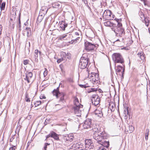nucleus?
I'll use <instances>...</instances> for the list:
<instances>
[{"label": "nucleus", "instance_id": "1", "mask_svg": "<svg viewBox=\"0 0 150 150\" xmlns=\"http://www.w3.org/2000/svg\"><path fill=\"white\" fill-rule=\"evenodd\" d=\"M94 132L93 137L97 142L102 141L103 139H107L108 136L102 127L98 126L94 128L93 130Z\"/></svg>", "mask_w": 150, "mask_h": 150}, {"label": "nucleus", "instance_id": "2", "mask_svg": "<svg viewBox=\"0 0 150 150\" xmlns=\"http://www.w3.org/2000/svg\"><path fill=\"white\" fill-rule=\"evenodd\" d=\"M114 20L117 22V26L116 25L115 28H111V29L115 32L117 36L122 37L125 34V30L122 27V23L119 22V19L115 18Z\"/></svg>", "mask_w": 150, "mask_h": 150}, {"label": "nucleus", "instance_id": "3", "mask_svg": "<svg viewBox=\"0 0 150 150\" xmlns=\"http://www.w3.org/2000/svg\"><path fill=\"white\" fill-rule=\"evenodd\" d=\"M74 106L72 108L74 112L77 116H81V111L83 110V105L79 103V100L75 97L74 101Z\"/></svg>", "mask_w": 150, "mask_h": 150}, {"label": "nucleus", "instance_id": "4", "mask_svg": "<svg viewBox=\"0 0 150 150\" xmlns=\"http://www.w3.org/2000/svg\"><path fill=\"white\" fill-rule=\"evenodd\" d=\"M88 73V77L89 78L90 81L93 84H97L99 82V75L98 73L91 72L90 74L89 71H87Z\"/></svg>", "mask_w": 150, "mask_h": 150}, {"label": "nucleus", "instance_id": "5", "mask_svg": "<svg viewBox=\"0 0 150 150\" xmlns=\"http://www.w3.org/2000/svg\"><path fill=\"white\" fill-rule=\"evenodd\" d=\"M112 59L116 63H120L125 67L124 61L122 56L119 53H115L112 56Z\"/></svg>", "mask_w": 150, "mask_h": 150}, {"label": "nucleus", "instance_id": "6", "mask_svg": "<svg viewBox=\"0 0 150 150\" xmlns=\"http://www.w3.org/2000/svg\"><path fill=\"white\" fill-rule=\"evenodd\" d=\"M89 59L84 57H81L80 60L79 64V67L81 69H84L87 67L88 65Z\"/></svg>", "mask_w": 150, "mask_h": 150}, {"label": "nucleus", "instance_id": "7", "mask_svg": "<svg viewBox=\"0 0 150 150\" xmlns=\"http://www.w3.org/2000/svg\"><path fill=\"white\" fill-rule=\"evenodd\" d=\"M59 87H58L56 89H54L52 91L54 96H55L57 98H60L59 102H62L64 100V96L65 94L63 93H60L59 91Z\"/></svg>", "mask_w": 150, "mask_h": 150}, {"label": "nucleus", "instance_id": "8", "mask_svg": "<svg viewBox=\"0 0 150 150\" xmlns=\"http://www.w3.org/2000/svg\"><path fill=\"white\" fill-rule=\"evenodd\" d=\"M85 49L88 51L94 50L95 48L96 49L98 45L94 43H92L87 41L85 42L84 43Z\"/></svg>", "mask_w": 150, "mask_h": 150}, {"label": "nucleus", "instance_id": "9", "mask_svg": "<svg viewBox=\"0 0 150 150\" xmlns=\"http://www.w3.org/2000/svg\"><path fill=\"white\" fill-rule=\"evenodd\" d=\"M106 139H103L102 141L97 142L99 144L101 145L100 147H99L97 150H106L105 147L108 148L109 145V143L108 141L105 140Z\"/></svg>", "mask_w": 150, "mask_h": 150}, {"label": "nucleus", "instance_id": "10", "mask_svg": "<svg viewBox=\"0 0 150 150\" xmlns=\"http://www.w3.org/2000/svg\"><path fill=\"white\" fill-rule=\"evenodd\" d=\"M125 66L122 65H117V68H115L116 71L117 73V74H119L122 76H123L124 72L125 70Z\"/></svg>", "mask_w": 150, "mask_h": 150}, {"label": "nucleus", "instance_id": "11", "mask_svg": "<svg viewBox=\"0 0 150 150\" xmlns=\"http://www.w3.org/2000/svg\"><path fill=\"white\" fill-rule=\"evenodd\" d=\"M91 100L92 104L95 106H96L100 103V97L97 95H93Z\"/></svg>", "mask_w": 150, "mask_h": 150}, {"label": "nucleus", "instance_id": "12", "mask_svg": "<svg viewBox=\"0 0 150 150\" xmlns=\"http://www.w3.org/2000/svg\"><path fill=\"white\" fill-rule=\"evenodd\" d=\"M86 148L89 149H93L94 147L93 144L91 139H86L85 140Z\"/></svg>", "mask_w": 150, "mask_h": 150}, {"label": "nucleus", "instance_id": "13", "mask_svg": "<svg viewBox=\"0 0 150 150\" xmlns=\"http://www.w3.org/2000/svg\"><path fill=\"white\" fill-rule=\"evenodd\" d=\"M91 120L88 119L86 120L83 125V127L84 129H91Z\"/></svg>", "mask_w": 150, "mask_h": 150}, {"label": "nucleus", "instance_id": "14", "mask_svg": "<svg viewBox=\"0 0 150 150\" xmlns=\"http://www.w3.org/2000/svg\"><path fill=\"white\" fill-rule=\"evenodd\" d=\"M33 76V74L31 72H27L25 73V78H24V80L26 81L28 83H29L30 82L32 81V78Z\"/></svg>", "mask_w": 150, "mask_h": 150}, {"label": "nucleus", "instance_id": "15", "mask_svg": "<svg viewBox=\"0 0 150 150\" xmlns=\"http://www.w3.org/2000/svg\"><path fill=\"white\" fill-rule=\"evenodd\" d=\"M61 58L57 59V62L59 64L62 61L65 62L67 60L66 54L64 52H62L61 53Z\"/></svg>", "mask_w": 150, "mask_h": 150}, {"label": "nucleus", "instance_id": "16", "mask_svg": "<svg viewBox=\"0 0 150 150\" xmlns=\"http://www.w3.org/2000/svg\"><path fill=\"white\" fill-rule=\"evenodd\" d=\"M86 34L87 37L90 38H93L95 36L93 32L90 28L87 30L86 32Z\"/></svg>", "mask_w": 150, "mask_h": 150}, {"label": "nucleus", "instance_id": "17", "mask_svg": "<svg viewBox=\"0 0 150 150\" xmlns=\"http://www.w3.org/2000/svg\"><path fill=\"white\" fill-rule=\"evenodd\" d=\"M70 35L69 34H65L60 35L59 36V39L61 40H69Z\"/></svg>", "mask_w": 150, "mask_h": 150}, {"label": "nucleus", "instance_id": "18", "mask_svg": "<svg viewBox=\"0 0 150 150\" xmlns=\"http://www.w3.org/2000/svg\"><path fill=\"white\" fill-rule=\"evenodd\" d=\"M59 26L63 31H64L68 25V24L65 21H62L59 23Z\"/></svg>", "mask_w": 150, "mask_h": 150}, {"label": "nucleus", "instance_id": "19", "mask_svg": "<svg viewBox=\"0 0 150 150\" xmlns=\"http://www.w3.org/2000/svg\"><path fill=\"white\" fill-rule=\"evenodd\" d=\"M82 145L81 144V143H76L73 144L71 146V149H76L81 148Z\"/></svg>", "mask_w": 150, "mask_h": 150}, {"label": "nucleus", "instance_id": "20", "mask_svg": "<svg viewBox=\"0 0 150 150\" xmlns=\"http://www.w3.org/2000/svg\"><path fill=\"white\" fill-rule=\"evenodd\" d=\"M126 40H127V41H129V42H127V44L129 45L131 44L133 42V41L132 40H131L130 38H127V39L126 38H122L120 40L119 39H117V40H116V41H120V42H122L123 43H125Z\"/></svg>", "mask_w": 150, "mask_h": 150}, {"label": "nucleus", "instance_id": "21", "mask_svg": "<svg viewBox=\"0 0 150 150\" xmlns=\"http://www.w3.org/2000/svg\"><path fill=\"white\" fill-rule=\"evenodd\" d=\"M104 25L106 26L111 27V28H115L116 25L115 24L113 23L110 21H107L104 22Z\"/></svg>", "mask_w": 150, "mask_h": 150}, {"label": "nucleus", "instance_id": "22", "mask_svg": "<svg viewBox=\"0 0 150 150\" xmlns=\"http://www.w3.org/2000/svg\"><path fill=\"white\" fill-rule=\"evenodd\" d=\"M63 137L64 140L70 142L72 141L73 139L74 138V137L71 136V135H70L67 134L64 135Z\"/></svg>", "mask_w": 150, "mask_h": 150}, {"label": "nucleus", "instance_id": "23", "mask_svg": "<svg viewBox=\"0 0 150 150\" xmlns=\"http://www.w3.org/2000/svg\"><path fill=\"white\" fill-rule=\"evenodd\" d=\"M111 15H112V12L110 10H105L103 14V17H104V16L111 17Z\"/></svg>", "mask_w": 150, "mask_h": 150}, {"label": "nucleus", "instance_id": "24", "mask_svg": "<svg viewBox=\"0 0 150 150\" xmlns=\"http://www.w3.org/2000/svg\"><path fill=\"white\" fill-rule=\"evenodd\" d=\"M52 137L57 141L59 140V135L53 131H52Z\"/></svg>", "mask_w": 150, "mask_h": 150}, {"label": "nucleus", "instance_id": "25", "mask_svg": "<svg viewBox=\"0 0 150 150\" xmlns=\"http://www.w3.org/2000/svg\"><path fill=\"white\" fill-rule=\"evenodd\" d=\"M38 50L36 49L35 51L34 55V58L35 59V61L36 62L38 61Z\"/></svg>", "mask_w": 150, "mask_h": 150}, {"label": "nucleus", "instance_id": "26", "mask_svg": "<svg viewBox=\"0 0 150 150\" xmlns=\"http://www.w3.org/2000/svg\"><path fill=\"white\" fill-rule=\"evenodd\" d=\"M95 114L100 117H101L103 115L102 111L96 109L95 112Z\"/></svg>", "mask_w": 150, "mask_h": 150}, {"label": "nucleus", "instance_id": "27", "mask_svg": "<svg viewBox=\"0 0 150 150\" xmlns=\"http://www.w3.org/2000/svg\"><path fill=\"white\" fill-rule=\"evenodd\" d=\"M48 10V8L47 6H44L42 7L41 9L40 10V11L41 12L44 13H46Z\"/></svg>", "mask_w": 150, "mask_h": 150}, {"label": "nucleus", "instance_id": "28", "mask_svg": "<svg viewBox=\"0 0 150 150\" xmlns=\"http://www.w3.org/2000/svg\"><path fill=\"white\" fill-rule=\"evenodd\" d=\"M25 31L27 33V35L28 37L30 36L31 34V31L30 28L29 27H26L25 29Z\"/></svg>", "mask_w": 150, "mask_h": 150}, {"label": "nucleus", "instance_id": "29", "mask_svg": "<svg viewBox=\"0 0 150 150\" xmlns=\"http://www.w3.org/2000/svg\"><path fill=\"white\" fill-rule=\"evenodd\" d=\"M138 57H139L141 60H144V57L142 52H139L137 54Z\"/></svg>", "mask_w": 150, "mask_h": 150}, {"label": "nucleus", "instance_id": "30", "mask_svg": "<svg viewBox=\"0 0 150 150\" xmlns=\"http://www.w3.org/2000/svg\"><path fill=\"white\" fill-rule=\"evenodd\" d=\"M25 100L26 102H30V98L28 97V94L27 92H26L25 94Z\"/></svg>", "mask_w": 150, "mask_h": 150}, {"label": "nucleus", "instance_id": "31", "mask_svg": "<svg viewBox=\"0 0 150 150\" xmlns=\"http://www.w3.org/2000/svg\"><path fill=\"white\" fill-rule=\"evenodd\" d=\"M80 38L79 37H77L76 39H74V40H72L71 41H69V43L71 44H72L74 43H75L76 42V41L77 40H79V39Z\"/></svg>", "mask_w": 150, "mask_h": 150}, {"label": "nucleus", "instance_id": "32", "mask_svg": "<svg viewBox=\"0 0 150 150\" xmlns=\"http://www.w3.org/2000/svg\"><path fill=\"white\" fill-rule=\"evenodd\" d=\"M5 2H3L2 4H0V7L1 10H4L5 6Z\"/></svg>", "mask_w": 150, "mask_h": 150}, {"label": "nucleus", "instance_id": "33", "mask_svg": "<svg viewBox=\"0 0 150 150\" xmlns=\"http://www.w3.org/2000/svg\"><path fill=\"white\" fill-rule=\"evenodd\" d=\"M146 132L145 136V139L146 140H147L148 139V136L149 135V129H146Z\"/></svg>", "mask_w": 150, "mask_h": 150}, {"label": "nucleus", "instance_id": "34", "mask_svg": "<svg viewBox=\"0 0 150 150\" xmlns=\"http://www.w3.org/2000/svg\"><path fill=\"white\" fill-rule=\"evenodd\" d=\"M128 108H127L126 109V110H125L124 111V114L125 115V117H127H127L126 115L127 114L128 115H130L129 113L128 110Z\"/></svg>", "mask_w": 150, "mask_h": 150}, {"label": "nucleus", "instance_id": "35", "mask_svg": "<svg viewBox=\"0 0 150 150\" xmlns=\"http://www.w3.org/2000/svg\"><path fill=\"white\" fill-rule=\"evenodd\" d=\"M129 132L131 133L134 129V127L132 126H130L129 127Z\"/></svg>", "mask_w": 150, "mask_h": 150}, {"label": "nucleus", "instance_id": "36", "mask_svg": "<svg viewBox=\"0 0 150 150\" xmlns=\"http://www.w3.org/2000/svg\"><path fill=\"white\" fill-rule=\"evenodd\" d=\"M43 18V17L42 16H40L39 15L37 18V21L39 22H40L42 20Z\"/></svg>", "mask_w": 150, "mask_h": 150}, {"label": "nucleus", "instance_id": "37", "mask_svg": "<svg viewBox=\"0 0 150 150\" xmlns=\"http://www.w3.org/2000/svg\"><path fill=\"white\" fill-rule=\"evenodd\" d=\"M41 101H37L34 103L35 107L37 106L40 105L41 103Z\"/></svg>", "mask_w": 150, "mask_h": 150}, {"label": "nucleus", "instance_id": "38", "mask_svg": "<svg viewBox=\"0 0 150 150\" xmlns=\"http://www.w3.org/2000/svg\"><path fill=\"white\" fill-rule=\"evenodd\" d=\"M139 15L140 16V17L141 19H145V18L144 16V15L143 13L142 12H139Z\"/></svg>", "mask_w": 150, "mask_h": 150}, {"label": "nucleus", "instance_id": "39", "mask_svg": "<svg viewBox=\"0 0 150 150\" xmlns=\"http://www.w3.org/2000/svg\"><path fill=\"white\" fill-rule=\"evenodd\" d=\"M52 131L49 134H48L46 136V139H45V140H46L48 138L50 137H52Z\"/></svg>", "mask_w": 150, "mask_h": 150}, {"label": "nucleus", "instance_id": "40", "mask_svg": "<svg viewBox=\"0 0 150 150\" xmlns=\"http://www.w3.org/2000/svg\"><path fill=\"white\" fill-rule=\"evenodd\" d=\"M66 57L67 59H70L71 58V54L69 53H67V54H66Z\"/></svg>", "mask_w": 150, "mask_h": 150}, {"label": "nucleus", "instance_id": "41", "mask_svg": "<svg viewBox=\"0 0 150 150\" xmlns=\"http://www.w3.org/2000/svg\"><path fill=\"white\" fill-rule=\"evenodd\" d=\"M50 119H46L44 122V124L45 125H47V124L48 123L50 122Z\"/></svg>", "mask_w": 150, "mask_h": 150}, {"label": "nucleus", "instance_id": "42", "mask_svg": "<svg viewBox=\"0 0 150 150\" xmlns=\"http://www.w3.org/2000/svg\"><path fill=\"white\" fill-rule=\"evenodd\" d=\"M21 21L20 19V16H19V18H18V25L19 26V29L21 28ZM20 30V29H19Z\"/></svg>", "mask_w": 150, "mask_h": 150}, {"label": "nucleus", "instance_id": "43", "mask_svg": "<svg viewBox=\"0 0 150 150\" xmlns=\"http://www.w3.org/2000/svg\"><path fill=\"white\" fill-rule=\"evenodd\" d=\"M45 69V70L44 71L43 73L44 76L45 77L47 75V70L46 69Z\"/></svg>", "mask_w": 150, "mask_h": 150}, {"label": "nucleus", "instance_id": "44", "mask_svg": "<svg viewBox=\"0 0 150 150\" xmlns=\"http://www.w3.org/2000/svg\"><path fill=\"white\" fill-rule=\"evenodd\" d=\"M67 79V81L69 82H72L73 81V79L71 78H68Z\"/></svg>", "mask_w": 150, "mask_h": 150}, {"label": "nucleus", "instance_id": "45", "mask_svg": "<svg viewBox=\"0 0 150 150\" xmlns=\"http://www.w3.org/2000/svg\"><path fill=\"white\" fill-rule=\"evenodd\" d=\"M12 146L11 147H10L9 149V150H14L16 148V147L15 146H13L12 145Z\"/></svg>", "mask_w": 150, "mask_h": 150}, {"label": "nucleus", "instance_id": "46", "mask_svg": "<svg viewBox=\"0 0 150 150\" xmlns=\"http://www.w3.org/2000/svg\"><path fill=\"white\" fill-rule=\"evenodd\" d=\"M49 145V144H48L47 143H45V146L44 147V150H46V149L47 148V145Z\"/></svg>", "mask_w": 150, "mask_h": 150}, {"label": "nucleus", "instance_id": "47", "mask_svg": "<svg viewBox=\"0 0 150 150\" xmlns=\"http://www.w3.org/2000/svg\"><path fill=\"white\" fill-rule=\"evenodd\" d=\"M45 14L46 13H44L42 12V13L41 12V11H40L39 15L40 16H42L43 17H44V16H45Z\"/></svg>", "mask_w": 150, "mask_h": 150}, {"label": "nucleus", "instance_id": "48", "mask_svg": "<svg viewBox=\"0 0 150 150\" xmlns=\"http://www.w3.org/2000/svg\"><path fill=\"white\" fill-rule=\"evenodd\" d=\"M29 60H25L24 61L23 64L25 65H27L28 64Z\"/></svg>", "mask_w": 150, "mask_h": 150}, {"label": "nucleus", "instance_id": "49", "mask_svg": "<svg viewBox=\"0 0 150 150\" xmlns=\"http://www.w3.org/2000/svg\"><path fill=\"white\" fill-rule=\"evenodd\" d=\"M110 17V20H112L115 17V16L114 15L112 14V15H111V17Z\"/></svg>", "mask_w": 150, "mask_h": 150}, {"label": "nucleus", "instance_id": "50", "mask_svg": "<svg viewBox=\"0 0 150 150\" xmlns=\"http://www.w3.org/2000/svg\"><path fill=\"white\" fill-rule=\"evenodd\" d=\"M79 86L81 88H86L87 87L85 85L80 84Z\"/></svg>", "mask_w": 150, "mask_h": 150}, {"label": "nucleus", "instance_id": "51", "mask_svg": "<svg viewBox=\"0 0 150 150\" xmlns=\"http://www.w3.org/2000/svg\"><path fill=\"white\" fill-rule=\"evenodd\" d=\"M14 139V136H12L11 138L10 139V142H12L13 140V139Z\"/></svg>", "mask_w": 150, "mask_h": 150}, {"label": "nucleus", "instance_id": "52", "mask_svg": "<svg viewBox=\"0 0 150 150\" xmlns=\"http://www.w3.org/2000/svg\"><path fill=\"white\" fill-rule=\"evenodd\" d=\"M2 25H0V35L1 34V31L2 30Z\"/></svg>", "mask_w": 150, "mask_h": 150}, {"label": "nucleus", "instance_id": "53", "mask_svg": "<svg viewBox=\"0 0 150 150\" xmlns=\"http://www.w3.org/2000/svg\"><path fill=\"white\" fill-rule=\"evenodd\" d=\"M52 4L53 6H56V5H57V6H59V4L58 3H53Z\"/></svg>", "mask_w": 150, "mask_h": 150}, {"label": "nucleus", "instance_id": "54", "mask_svg": "<svg viewBox=\"0 0 150 150\" xmlns=\"http://www.w3.org/2000/svg\"><path fill=\"white\" fill-rule=\"evenodd\" d=\"M40 99H43L46 98L45 96L43 95H41L40 96Z\"/></svg>", "mask_w": 150, "mask_h": 150}, {"label": "nucleus", "instance_id": "55", "mask_svg": "<svg viewBox=\"0 0 150 150\" xmlns=\"http://www.w3.org/2000/svg\"><path fill=\"white\" fill-rule=\"evenodd\" d=\"M82 1H83L84 3L86 5V4H88V2L87 0H82Z\"/></svg>", "mask_w": 150, "mask_h": 150}, {"label": "nucleus", "instance_id": "56", "mask_svg": "<svg viewBox=\"0 0 150 150\" xmlns=\"http://www.w3.org/2000/svg\"><path fill=\"white\" fill-rule=\"evenodd\" d=\"M149 23H147V22H146V20H145V25L147 26H148V25H149Z\"/></svg>", "mask_w": 150, "mask_h": 150}, {"label": "nucleus", "instance_id": "57", "mask_svg": "<svg viewBox=\"0 0 150 150\" xmlns=\"http://www.w3.org/2000/svg\"><path fill=\"white\" fill-rule=\"evenodd\" d=\"M1 71H3V72L4 73H5L6 72V69H5L4 70V69L3 68H2L1 69Z\"/></svg>", "mask_w": 150, "mask_h": 150}, {"label": "nucleus", "instance_id": "58", "mask_svg": "<svg viewBox=\"0 0 150 150\" xmlns=\"http://www.w3.org/2000/svg\"><path fill=\"white\" fill-rule=\"evenodd\" d=\"M75 35H76L79 36V35L80 33L78 32H76L75 33Z\"/></svg>", "mask_w": 150, "mask_h": 150}, {"label": "nucleus", "instance_id": "59", "mask_svg": "<svg viewBox=\"0 0 150 150\" xmlns=\"http://www.w3.org/2000/svg\"><path fill=\"white\" fill-rule=\"evenodd\" d=\"M146 0H144V1H143V2H144V5H146Z\"/></svg>", "mask_w": 150, "mask_h": 150}, {"label": "nucleus", "instance_id": "60", "mask_svg": "<svg viewBox=\"0 0 150 150\" xmlns=\"http://www.w3.org/2000/svg\"><path fill=\"white\" fill-rule=\"evenodd\" d=\"M91 90L90 91V92L94 91H96V90L94 88H91Z\"/></svg>", "mask_w": 150, "mask_h": 150}, {"label": "nucleus", "instance_id": "61", "mask_svg": "<svg viewBox=\"0 0 150 150\" xmlns=\"http://www.w3.org/2000/svg\"><path fill=\"white\" fill-rule=\"evenodd\" d=\"M144 20L145 21V20H146V22H147V23H149V20L147 19H144Z\"/></svg>", "mask_w": 150, "mask_h": 150}, {"label": "nucleus", "instance_id": "62", "mask_svg": "<svg viewBox=\"0 0 150 150\" xmlns=\"http://www.w3.org/2000/svg\"><path fill=\"white\" fill-rule=\"evenodd\" d=\"M30 142H28L27 144V148L29 146V144H30Z\"/></svg>", "mask_w": 150, "mask_h": 150}, {"label": "nucleus", "instance_id": "63", "mask_svg": "<svg viewBox=\"0 0 150 150\" xmlns=\"http://www.w3.org/2000/svg\"><path fill=\"white\" fill-rule=\"evenodd\" d=\"M38 53H39V54L40 55H41V52L40 51H38Z\"/></svg>", "mask_w": 150, "mask_h": 150}, {"label": "nucleus", "instance_id": "64", "mask_svg": "<svg viewBox=\"0 0 150 150\" xmlns=\"http://www.w3.org/2000/svg\"><path fill=\"white\" fill-rule=\"evenodd\" d=\"M87 6L88 7V8L89 9H90L91 8L90 7L88 6V4H87Z\"/></svg>", "mask_w": 150, "mask_h": 150}]
</instances>
